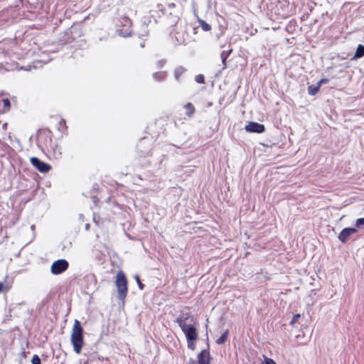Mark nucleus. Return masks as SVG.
I'll return each instance as SVG.
<instances>
[{"instance_id": "1", "label": "nucleus", "mask_w": 364, "mask_h": 364, "mask_svg": "<svg viewBox=\"0 0 364 364\" xmlns=\"http://www.w3.org/2000/svg\"><path fill=\"white\" fill-rule=\"evenodd\" d=\"M70 342L76 354H80L85 345L84 330L78 320H75L70 334Z\"/></svg>"}, {"instance_id": "2", "label": "nucleus", "mask_w": 364, "mask_h": 364, "mask_svg": "<svg viewBox=\"0 0 364 364\" xmlns=\"http://www.w3.org/2000/svg\"><path fill=\"white\" fill-rule=\"evenodd\" d=\"M189 316L190 314H187L186 316L181 315L176 318V322L178 324L181 331L185 334L187 341H197L198 333L196 328L193 325L186 324V321Z\"/></svg>"}, {"instance_id": "3", "label": "nucleus", "mask_w": 364, "mask_h": 364, "mask_svg": "<svg viewBox=\"0 0 364 364\" xmlns=\"http://www.w3.org/2000/svg\"><path fill=\"white\" fill-rule=\"evenodd\" d=\"M115 285L119 299L124 301L128 294V281L122 270H119L117 273Z\"/></svg>"}, {"instance_id": "4", "label": "nucleus", "mask_w": 364, "mask_h": 364, "mask_svg": "<svg viewBox=\"0 0 364 364\" xmlns=\"http://www.w3.org/2000/svg\"><path fill=\"white\" fill-rule=\"evenodd\" d=\"M132 26V20L126 16H122L117 20L116 31L122 37H127L131 35Z\"/></svg>"}, {"instance_id": "5", "label": "nucleus", "mask_w": 364, "mask_h": 364, "mask_svg": "<svg viewBox=\"0 0 364 364\" xmlns=\"http://www.w3.org/2000/svg\"><path fill=\"white\" fill-rule=\"evenodd\" d=\"M52 137L53 134L49 129H43L39 132L37 138L38 143L44 152L53 142Z\"/></svg>"}, {"instance_id": "6", "label": "nucleus", "mask_w": 364, "mask_h": 364, "mask_svg": "<svg viewBox=\"0 0 364 364\" xmlns=\"http://www.w3.org/2000/svg\"><path fill=\"white\" fill-rule=\"evenodd\" d=\"M69 267L66 259H60L55 261L50 266V272L54 275H58L65 272Z\"/></svg>"}, {"instance_id": "7", "label": "nucleus", "mask_w": 364, "mask_h": 364, "mask_svg": "<svg viewBox=\"0 0 364 364\" xmlns=\"http://www.w3.org/2000/svg\"><path fill=\"white\" fill-rule=\"evenodd\" d=\"M45 153L50 159H58L61 157L62 152L61 149L59 147L55 141H53Z\"/></svg>"}, {"instance_id": "8", "label": "nucleus", "mask_w": 364, "mask_h": 364, "mask_svg": "<svg viewBox=\"0 0 364 364\" xmlns=\"http://www.w3.org/2000/svg\"><path fill=\"white\" fill-rule=\"evenodd\" d=\"M31 164L40 172L47 173L50 169V166L46 163L41 161L36 157H31L30 159Z\"/></svg>"}, {"instance_id": "9", "label": "nucleus", "mask_w": 364, "mask_h": 364, "mask_svg": "<svg viewBox=\"0 0 364 364\" xmlns=\"http://www.w3.org/2000/svg\"><path fill=\"white\" fill-rule=\"evenodd\" d=\"M358 232V230L355 228H346L343 229L338 235L339 240L343 243H346L350 236Z\"/></svg>"}, {"instance_id": "10", "label": "nucleus", "mask_w": 364, "mask_h": 364, "mask_svg": "<svg viewBox=\"0 0 364 364\" xmlns=\"http://www.w3.org/2000/svg\"><path fill=\"white\" fill-rule=\"evenodd\" d=\"M247 132L261 134L265 131L264 125L255 122H250L245 126Z\"/></svg>"}, {"instance_id": "11", "label": "nucleus", "mask_w": 364, "mask_h": 364, "mask_svg": "<svg viewBox=\"0 0 364 364\" xmlns=\"http://www.w3.org/2000/svg\"><path fill=\"white\" fill-rule=\"evenodd\" d=\"M198 364H210V356L208 350H203L198 356Z\"/></svg>"}, {"instance_id": "12", "label": "nucleus", "mask_w": 364, "mask_h": 364, "mask_svg": "<svg viewBox=\"0 0 364 364\" xmlns=\"http://www.w3.org/2000/svg\"><path fill=\"white\" fill-rule=\"evenodd\" d=\"M187 72V69L182 66H178L175 68L173 72L174 78L176 81L179 82L182 76Z\"/></svg>"}, {"instance_id": "13", "label": "nucleus", "mask_w": 364, "mask_h": 364, "mask_svg": "<svg viewBox=\"0 0 364 364\" xmlns=\"http://www.w3.org/2000/svg\"><path fill=\"white\" fill-rule=\"evenodd\" d=\"M183 107L186 110V116L189 118L193 117L196 112V108L194 105L191 102H188L183 106Z\"/></svg>"}, {"instance_id": "14", "label": "nucleus", "mask_w": 364, "mask_h": 364, "mask_svg": "<svg viewBox=\"0 0 364 364\" xmlns=\"http://www.w3.org/2000/svg\"><path fill=\"white\" fill-rule=\"evenodd\" d=\"M167 77V73L166 71H158L153 74V78L156 82L164 81Z\"/></svg>"}, {"instance_id": "15", "label": "nucleus", "mask_w": 364, "mask_h": 364, "mask_svg": "<svg viewBox=\"0 0 364 364\" xmlns=\"http://www.w3.org/2000/svg\"><path fill=\"white\" fill-rule=\"evenodd\" d=\"M320 89H321V87L319 86V85L318 83H316V85H309L308 87V93L310 95L314 96L319 92Z\"/></svg>"}, {"instance_id": "16", "label": "nucleus", "mask_w": 364, "mask_h": 364, "mask_svg": "<svg viewBox=\"0 0 364 364\" xmlns=\"http://www.w3.org/2000/svg\"><path fill=\"white\" fill-rule=\"evenodd\" d=\"M229 331L228 330H226L220 338H218L216 340V343L218 345H221L225 343L228 340V336Z\"/></svg>"}, {"instance_id": "17", "label": "nucleus", "mask_w": 364, "mask_h": 364, "mask_svg": "<svg viewBox=\"0 0 364 364\" xmlns=\"http://www.w3.org/2000/svg\"><path fill=\"white\" fill-rule=\"evenodd\" d=\"M364 55V46L359 45L356 49L354 58H359Z\"/></svg>"}, {"instance_id": "18", "label": "nucleus", "mask_w": 364, "mask_h": 364, "mask_svg": "<svg viewBox=\"0 0 364 364\" xmlns=\"http://www.w3.org/2000/svg\"><path fill=\"white\" fill-rule=\"evenodd\" d=\"M198 23L204 31H210L211 30V26L206 23L204 20L199 19Z\"/></svg>"}, {"instance_id": "19", "label": "nucleus", "mask_w": 364, "mask_h": 364, "mask_svg": "<svg viewBox=\"0 0 364 364\" xmlns=\"http://www.w3.org/2000/svg\"><path fill=\"white\" fill-rule=\"evenodd\" d=\"M3 107H4V112H8L11 107V102L8 98H4L2 100Z\"/></svg>"}, {"instance_id": "20", "label": "nucleus", "mask_w": 364, "mask_h": 364, "mask_svg": "<svg viewBox=\"0 0 364 364\" xmlns=\"http://www.w3.org/2000/svg\"><path fill=\"white\" fill-rule=\"evenodd\" d=\"M195 80L197 83L204 84L205 83V77L202 74H198L196 75Z\"/></svg>"}, {"instance_id": "21", "label": "nucleus", "mask_w": 364, "mask_h": 364, "mask_svg": "<svg viewBox=\"0 0 364 364\" xmlns=\"http://www.w3.org/2000/svg\"><path fill=\"white\" fill-rule=\"evenodd\" d=\"M301 318V314H294L290 321V325L291 326H294L295 323L299 321V319Z\"/></svg>"}, {"instance_id": "22", "label": "nucleus", "mask_w": 364, "mask_h": 364, "mask_svg": "<svg viewBox=\"0 0 364 364\" xmlns=\"http://www.w3.org/2000/svg\"><path fill=\"white\" fill-rule=\"evenodd\" d=\"M231 51H232V50H230L228 53H226L225 51H223L221 53V58H222L223 65H225V62H226L227 58L228 57V55L231 53Z\"/></svg>"}, {"instance_id": "23", "label": "nucleus", "mask_w": 364, "mask_h": 364, "mask_svg": "<svg viewBox=\"0 0 364 364\" xmlns=\"http://www.w3.org/2000/svg\"><path fill=\"white\" fill-rule=\"evenodd\" d=\"M59 129H60L62 131L67 129L66 122L63 119H61L59 121Z\"/></svg>"}, {"instance_id": "24", "label": "nucleus", "mask_w": 364, "mask_h": 364, "mask_svg": "<svg viewBox=\"0 0 364 364\" xmlns=\"http://www.w3.org/2000/svg\"><path fill=\"white\" fill-rule=\"evenodd\" d=\"M32 364H41V360L38 355H34L31 359Z\"/></svg>"}, {"instance_id": "25", "label": "nucleus", "mask_w": 364, "mask_h": 364, "mask_svg": "<svg viewBox=\"0 0 364 364\" xmlns=\"http://www.w3.org/2000/svg\"><path fill=\"white\" fill-rule=\"evenodd\" d=\"M166 64V59H161V60H158L156 63V67L159 68H161L164 67Z\"/></svg>"}, {"instance_id": "26", "label": "nucleus", "mask_w": 364, "mask_h": 364, "mask_svg": "<svg viewBox=\"0 0 364 364\" xmlns=\"http://www.w3.org/2000/svg\"><path fill=\"white\" fill-rule=\"evenodd\" d=\"M10 289V287L9 285H4L3 283L0 282V293L2 291H8Z\"/></svg>"}, {"instance_id": "27", "label": "nucleus", "mask_w": 364, "mask_h": 364, "mask_svg": "<svg viewBox=\"0 0 364 364\" xmlns=\"http://www.w3.org/2000/svg\"><path fill=\"white\" fill-rule=\"evenodd\" d=\"M196 341H187V343H188V348L191 350H195V348H196V344H195V342Z\"/></svg>"}, {"instance_id": "28", "label": "nucleus", "mask_w": 364, "mask_h": 364, "mask_svg": "<svg viewBox=\"0 0 364 364\" xmlns=\"http://www.w3.org/2000/svg\"><path fill=\"white\" fill-rule=\"evenodd\" d=\"M355 225L356 227H360L362 225H364V218L357 219L355 222Z\"/></svg>"}, {"instance_id": "29", "label": "nucleus", "mask_w": 364, "mask_h": 364, "mask_svg": "<svg viewBox=\"0 0 364 364\" xmlns=\"http://www.w3.org/2000/svg\"><path fill=\"white\" fill-rule=\"evenodd\" d=\"M265 364H277V363L272 358L264 357Z\"/></svg>"}, {"instance_id": "30", "label": "nucleus", "mask_w": 364, "mask_h": 364, "mask_svg": "<svg viewBox=\"0 0 364 364\" xmlns=\"http://www.w3.org/2000/svg\"><path fill=\"white\" fill-rule=\"evenodd\" d=\"M328 82V78H322L317 83L319 85V86L321 87V85L323 84H326Z\"/></svg>"}, {"instance_id": "31", "label": "nucleus", "mask_w": 364, "mask_h": 364, "mask_svg": "<svg viewBox=\"0 0 364 364\" xmlns=\"http://www.w3.org/2000/svg\"><path fill=\"white\" fill-rule=\"evenodd\" d=\"M136 282H137V283H138V284H139V288L140 289H144V284H143L141 282L140 279H139V277L138 276L136 277Z\"/></svg>"}, {"instance_id": "32", "label": "nucleus", "mask_w": 364, "mask_h": 364, "mask_svg": "<svg viewBox=\"0 0 364 364\" xmlns=\"http://www.w3.org/2000/svg\"><path fill=\"white\" fill-rule=\"evenodd\" d=\"M8 124L6 122L4 123L2 125V128L4 130H6Z\"/></svg>"}]
</instances>
